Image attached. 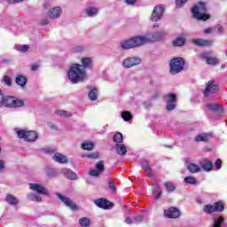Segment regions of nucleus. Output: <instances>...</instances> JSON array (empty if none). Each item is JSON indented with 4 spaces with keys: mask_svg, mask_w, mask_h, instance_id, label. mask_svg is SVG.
I'll use <instances>...</instances> for the list:
<instances>
[{
    "mask_svg": "<svg viewBox=\"0 0 227 227\" xmlns=\"http://www.w3.org/2000/svg\"><path fill=\"white\" fill-rule=\"evenodd\" d=\"M210 139V135H199L195 137V141L200 143V141H208Z\"/></svg>",
    "mask_w": 227,
    "mask_h": 227,
    "instance_id": "36",
    "label": "nucleus"
},
{
    "mask_svg": "<svg viewBox=\"0 0 227 227\" xmlns=\"http://www.w3.org/2000/svg\"><path fill=\"white\" fill-rule=\"evenodd\" d=\"M153 194L155 198V200H159L162 194V191L160 190V187H159L158 184H153Z\"/></svg>",
    "mask_w": 227,
    "mask_h": 227,
    "instance_id": "23",
    "label": "nucleus"
},
{
    "mask_svg": "<svg viewBox=\"0 0 227 227\" xmlns=\"http://www.w3.org/2000/svg\"><path fill=\"white\" fill-rule=\"evenodd\" d=\"M137 3V0H126L127 4H136Z\"/></svg>",
    "mask_w": 227,
    "mask_h": 227,
    "instance_id": "54",
    "label": "nucleus"
},
{
    "mask_svg": "<svg viewBox=\"0 0 227 227\" xmlns=\"http://www.w3.org/2000/svg\"><path fill=\"white\" fill-rule=\"evenodd\" d=\"M216 27H217V31H218L219 33H223V27H221V26L218 25Z\"/></svg>",
    "mask_w": 227,
    "mask_h": 227,
    "instance_id": "60",
    "label": "nucleus"
},
{
    "mask_svg": "<svg viewBox=\"0 0 227 227\" xmlns=\"http://www.w3.org/2000/svg\"><path fill=\"white\" fill-rule=\"evenodd\" d=\"M98 13V8L97 7H88L86 9V14L88 17H95Z\"/></svg>",
    "mask_w": 227,
    "mask_h": 227,
    "instance_id": "26",
    "label": "nucleus"
},
{
    "mask_svg": "<svg viewBox=\"0 0 227 227\" xmlns=\"http://www.w3.org/2000/svg\"><path fill=\"white\" fill-rule=\"evenodd\" d=\"M187 169L190 171V173H200V171H201V167L194 163H189Z\"/></svg>",
    "mask_w": 227,
    "mask_h": 227,
    "instance_id": "22",
    "label": "nucleus"
},
{
    "mask_svg": "<svg viewBox=\"0 0 227 227\" xmlns=\"http://www.w3.org/2000/svg\"><path fill=\"white\" fill-rule=\"evenodd\" d=\"M58 198H59V200L64 203V205H66V207H68L69 208H71V210L77 209V205H75L74 201L70 200V198L65 197L59 193H58Z\"/></svg>",
    "mask_w": 227,
    "mask_h": 227,
    "instance_id": "13",
    "label": "nucleus"
},
{
    "mask_svg": "<svg viewBox=\"0 0 227 227\" xmlns=\"http://www.w3.org/2000/svg\"><path fill=\"white\" fill-rule=\"evenodd\" d=\"M165 98V102H167V104H171V103H175L176 102V95L170 93L167 96L164 97Z\"/></svg>",
    "mask_w": 227,
    "mask_h": 227,
    "instance_id": "27",
    "label": "nucleus"
},
{
    "mask_svg": "<svg viewBox=\"0 0 227 227\" xmlns=\"http://www.w3.org/2000/svg\"><path fill=\"white\" fill-rule=\"evenodd\" d=\"M0 169H4V160H0Z\"/></svg>",
    "mask_w": 227,
    "mask_h": 227,
    "instance_id": "57",
    "label": "nucleus"
},
{
    "mask_svg": "<svg viewBox=\"0 0 227 227\" xmlns=\"http://www.w3.org/2000/svg\"><path fill=\"white\" fill-rule=\"evenodd\" d=\"M187 3V0H176V4L177 8H182V6H184V4Z\"/></svg>",
    "mask_w": 227,
    "mask_h": 227,
    "instance_id": "44",
    "label": "nucleus"
},
{
    "mask_svg": "<svg viewBox=\"0 0 227 227\" xmlns=\"http://www.w3.org/2000/svg\"><path fill=\"white\" fill-rule=\"evenodd\" d=\"M38 68H40V65H38V64H34V65H32V67H31V69H32L34 72H36V70H38Z\"/></svg>",
    "mask_w": 227,
    "mask_h": 227,
    "instance_id": "52",
    "label": "nucleus"
},
{
    "mask_svg": "<svg viewBox=\"0 0 227 227\" xmlns=\"http://www.w3.org/2000/svg\"><path fill=\"white\" fill-rule=\"evenodd\" d=\"M164 186L166 187L168 192H173V191H175L176 189L175 184L171 182H165Z\"/></svg>",
    "mask_w": 227,
    "mask_h": 227,
    "instance_id": "37",
    "label": "nucleus"
},
{
    "mask_svg": "<svg viewBox=\"0 0 227 227\" xmlns=\"http://www.w3.org/2000/svg\"><path fill=\"white\" fill-rule=\"evenodd\" d=\"M184 182L185 184H190V185H196V184H198V180L192 176H186Z\"/></svg>",
    "mask_w": 227,
    "mask_h": 227,
    "instance_id": "34",
    "label": "nucleus"
},
{
    "mask_svg": "<svg viewBox=\"0 0 227 227\" xmlns=\"http://www.w3.org/2000/svg\"><path fill=\"white\" fill-rule=\"evenodd\" d=\"M29 46L27 45H22V46H19V48H17L18 51H20V52H27V51H28Z\"/></svg>",
    "mask_w": 227,
    "mask_h": 227,
    "instance_id": "45",
    "label": "nucleus"
},
{
    "mask_svg": "<svg viewBox=\"0 0 227 227\" xmlns=\"http://www.w3.org/2000/svg\"><path fill=\"white\" fill-rule=\"evenodd\" d=\"M154 27H159V25H154Z\"/></svg>",
    "mask_w": 227,
    "mask_h": 227,
    "instance_id": "61",
    "label": "nucleus"
},
{
    "mask_svg": "<svg viewBox=\"0 0 227 227\" xmlns=\"http://www.w3.org/2000/svg\"><path fill=\"white\" fill-rule=\"evenodd\" d=\"M175 107H176L175 103H168V105H167L168 111H173V109H175Z\"/></svg>",
    "mask_w": 227,
    "mask_h": 227,
    "instance_id": "51",
    "label": "nucleus"
},
{
    "mask_svg": "<svg viewBox=\"0 0 227 227\" xmlns=\"http://www.w3.org/2000/svg\"><path fill=\"white\" fill-rule=\"evenodd\" d=\"M201 57L203 58V59L206 60L207 65H218L219 63V59L215 57H210V54H208V52L202 53Z\"/></svg>",
    "mask_w": 227,
    "mask_h": 227,
    "instance_id": "15",
    "label": "nucleus"
},
{
    "mask_svg": "<svg viewBox=\"0 0 227 227\" xmlns=\"http://www.w3.org/2000/svg\"><path fill=\"white\" fill-rule=\"evenodd\" d=\"M185 43V38L177 37L175 41H173V45L175 47H182Z\"/></svg>",
    "mask_w": 227,
    "mask_h": 227,
    "instance_id": "29",
    "label": "nucleus"
},
{
    "mask_svg": "<svg viewBox=\"0 0 227 227\" xmlns=\"http://www.w3.org/2000/svg\"><path fill=\"white\" fill-rule=\"evenodd\" d=\"M222 164H223V160H221L220 159L216 160L215 163L216 169H221Z\"/></svg>",
    "mask_w": 227,
    "mask_h": 227,
    "instance_id": "49",
    "label": "nucleus"
},
{
    "mask_svg": "<svg viewBox=\"0 0 227 227\" xmlns=\"http://www.w3.org/2000/svg\"><path fill=\"white\" fill-rule=\"evenodd\" d=\"M61 13H63V9H61L59 6H55L47 12V16L49 19L55 20L59 19V17H61Z\"/></svg>",
    "mask_w": 227,
    "mask_h": 227,
    "instance_id": "11",
    "label": "nucleus"
},
{
    "mask_svg": "<svg viewBox=\"0 0 227 227\" xmlns=\"http://www.w3.org/2000/svg\"><path fill=\"white\" fill-rule=\"evenodd\" d=\"M53 160H55V162H59V164H67V156L61 153H55L53 156Z\"/></svg>",
    "mask_w": 227,
    "mask_h": 227,
    "instance_id": "19",
    "label": "nucleus"
},
{
    "mask_svg": "<svg viewBox=\"0 0 227 227\" xmlns=\"http://www.w3.org/2000/svg\"><path fill=\"white\" fill-rule=\"evenodd\" d=\"M68 77L74 84H77V82H81V81L86 79V71L82 69V65L74 64L69 69Z\"/></svg>",
    "mask_w": 227,
    "mask_h": 227,
    "instance_id": "2",
    "label": "nucleus"
},
{
    "mask_svg": "<svg viewBox=\"0 0 227 227\" xmlns=\"http://www.w3.org/2000/svg\"><path fill=\"white\" fill-rule=\"evenodd\" d=\"M58 114L59 116H62L63 118H70V116H72V114H70V112H67L63 110L59 111Z\"/></svg>",
    "mask_w": 227,
    "mask_h": 227,
    "instance_id": "42",
    "label": "nucleus"
},
{
    "mask_svg": "<svg viewBox=\"0 0 227 227\" xmlns=\"http://www.w3.org/2000/svg\"><path fill=\"white\" fill-rule=\"evenodd\" d=\"M30 189H31V191H35V192H38L39 194H44L45 196H47V194H49L47 188H45L38 184H30Z\"/></svg>",
    "mask_w": 227,
    "mask_h": 227,
    "instance_id": "14",
    "label": "nucleus"
},
{
    "mask_svg": "<svg viewBox=\"0 0 227 227\" xmlns=\"http://www.w3.org/2000/svg\"><path fill=\"white\" fill-rule=\"evenodd\" d=\"M164 13V6L156 5L153 11V14L151 17L152 22H157L162 19V15Z\"/></svg>",
    "mask_w": 227,
    "mask_h": 227,
    "instance_id": "9",
    "label": "nucleus"
},
{
    "mask_svg": "<svg viewBox=\"0 0 227 227\" xmlns=\"http://www.w3.org/2000/svg\"><path fill=\"white\" fill-rule=\"evenodd\" d=\"M42 24H43V26L49 24V20H43Z\"/></svg>",
    "mask_w": 227,
    "mask_h": 227,
    "instance_id": "59",
    "label": "nucleus"
},
{
    "mask_svg": "<svg viewBox=\"0 0 227 227\" xmlns=\"http://www.w3.org/2000/svg\"><path fill=\"white\" fill-rule=\"evenodd\" d=\"M164 215L168 219H177V217H180V211L176 207H170L165 210Z\"/></svg>",
    "mask_w": 227,
    "mask_h": 227,
    "instance_id": "12",
    "label": "nucleus"
},
{
    "mask_svg": "<svg viewBox=\"0 0 227 227\" xmlns=\"http://www.w3.org/2000/svg\"><path fill=\"white\" fill-rule=\"evenodd\" d=\"M121 118L124 121H130V120H132V114L129 111H124L121 113Z\"/></svg>",
    "mask_w": 227,
    "mask_h": 227,
    "instance_id": "31",
    "label": "nucleus"
},
{
    "mask_svg": "<svg viewBox=\"0 0 227 227\" xmlns=\"http://www.w3.org/2000/svg\"><path fill=\"white\" fill-rule=\"evenodd\" d=\"M5 200L9 205H19V199L12 194H8L5 198Z\"/></svg>",
    "mask_w": 227,
    "mask_h": 227,
    "instance_id": "21",
    "label": "nucleus"
},
{
    "mask_svg": "<svg viewBox=\"0 0 227 227\" xmlns=\"http://www.w3.org/2000/svg\"><path fill=\"white\" fill-rule=\"evenodd\" d=\"M104 169H105V167H104V161H98L97 164H96V170H98L99 173H104Z\"/></svg>",
    "mask_w": 227,
    "mask_h": 227,
    "instance_id": "41",
    "label": "nucleus"
},
{
    "mask_svg": "<svg viewBox=\"0 0 227 227\" xmlns=\"http://www.w3.org/2000/svg\"><path fill=\"white\" fill-rule=\"evenodd\" d=\"M61 173H62V175H64V176H67V178H69V180H76L77 179V174H75L74 171H72L68 168H62Z\"/></svg>",
    "mask_w": 227,
    "mask_h": 227,
    "instance_id": "18",
    "label": "nucleus"
},
{
    "mask_svg": "<svg viewBox=\"0 0 227 227\" xmlns=\"http://www.w3.org/2000/svg\"><path fill=\"white\" fill-rule=\"evenodd\" d=\"M82 150H91L92 148H95V144L93 142H85L82 144Z\"/></svg>",
    "mask_w": 227,
    "mask_h": 227,
    "instance_id": "32",
    "label": "nucleus"
},
{
    "mask_svg": "<svg viewBox=\"0 0 227 227\" xmlns=\"http://www.w3.org/2000/svg\"><path fill=\"white\" fill-rule=\"evenodd\" d=\"M16 82L19 86H26V82H27V79L23 75H18L16 77Z\"/></svg>",
    "mask_w": 227,
    "mask_h": 227,
    "instance_id": "28",
    "label": "nucleus"
},
{
    "mask_svg": "<svg viewBox=\"0 0 227 227\" xmlns=\"http://www.w3.org/2000/svg\"><path fill=\"white\" fill-rule=\"evenodd\" d=\"M114 143H117V145L120 143H123V135L120 132H117L114 136Z\"/></svg>",
    "mask_w": 227,
    "mask_h": 227,
    "instance_id": "33",
    "label": "nucleus"
},
{
    "mask_svg": "<svg viewBox=\"0 0 227 227\" xmlns=\"http://www.w3.org/2000/svg\"><path fill=\"white\" fill-rule=\"evenodd\" d=\"M204 33H206V35H209L210 33H212V28H206L205 30H204Z\"/></svg>",
    "mask_w": 227,
    "mask_h": 227,
    "instance_id": "58",
    "label": "nucleus"
},
{
    "mask_svg": "<svg viewBox=\"0 0 227 227\" xmlns=\"http://www.w3.org/2000/svg\"><path fill=\"white\" fill-rule=\"evenodd\" d=\"M142 167H143V169H145L147 176L149 178H152V168H150V166L148 165V161L147 160H144L142 162Z\"/></svg>",
    "mask_w": 227,
    "mask_h": 227,
    "instance_id": "25",
    "label": "nucleus"
},
{
    "mask_svg": "<svg viewBox=\"0 0 227 227\" xmlns=\"http://www.w3.org/2000/svg\"><path fill=\"white\" fill-rule=\"evenodd\" d=\"M109 189H111V191H113L114 192H116V186L114 185V181H110V183H109Z\"/></svg>",
    "mask_w": 227,
    "mask_h": 227,
    "instance_id": "50",
    "label": "nucleus"
},
{
    "mask_svg": "<svg viewBox=\"0 0 227 227\" xmlns=\"http://www.w3.org/2000/svg\"><path fill=\"white\" fill-rule=\"evenodd\" d=\"M97 98H98V90H97V89H92L89 92V98H90V100H97Z\"/></svg>",
    "mask_w": 227,
    "mask_h": 227,
    "instance_id": "38",
    "label": "nucleus"
},
{
    "mask_svg": "<svg viewBox=\"0 0 227 227\" xmlns=\"http://www.w3.org/2000/svg\"><path fill=\"white\" fill-rule=\"evenodd\" d=\"M141 64V59L137 57H130L123 60L122 67L124 68H132V67H136Z\"/></svg>",
    "mask_w": 227,
    "mask_h": 227,
    "instance_id": "10",
    "label": "nucleus"
},
{
    "mask_svg": "<svg viewBox=\"0 0 227 227\" xmlns=\"http://www.w3.org/2000/svg\"><path fill=\"white\" fill-rule=\"evenodd\" d=\"M217 91H219V85H217L214 80H210L206 85L204 95L205 97H208L209 95L217 93Z\"/></svg>",
    "mask_w": 227,
    "mask_h": 227,
    "instance_id": "7",
    "label": "nucleus"
},
{
    "mask_svg": "<svg viewBox=\"0 0 227 227\" xmlns=\"http://www.w3.org/2000/svg\"><path fill=\"white\" fill-rule=\"evenodd\" d=\"M202 169H204V171H210V169H212V162L211 161H206L202 165Z\"/></svg>",
    "mask_w": 227,
    "mask_h": 227,
    "instance_id": "43",
    "label": "nucleus"
},
{
    "mask_svg": "<svg viewBox=\"0 0 227 227\" xmlns=\"http://www.w3.org/2000/svg\"><path fill=\"white\" fill-rule=\"evenodd\" d=\"M92 63L93 60L90 57L82 59V65L83 68H91Z\"/></svg>",
    "mask_w": 227,
    "mask_h": 227,
    "instance_id": "24",
    "label": "nucleus"
},
{
    "mask_svg": "<svg viewBox=\"0 0 227 227\" xmlns=\"http://www.w3.org/2000/svg\"><path fill=\"white\" fill-rule=\"evenodd\" d=\"M27 198H28V200H30V201H35V202H38L41 200L40 195H38L36 193L28 194Z\"/></svg>",
    "mask_w": 227,
    "mask_h": 227,
    "instance_id": "39",
    "label": "nucleus"
},
{
    "mask_svg": "<svg viewBox=\"0 0 227 227\" xmlns=\"http://www.w3.org/2000/svg\"><path fill=\"white\" fill-rule=\"evenodd\" d=\"M89 159H98V153H92L87 155Z\"/></svg>",
    "mask_w": 227,
    "mask_h": 227,
    "instance_id": "48",
    "label": "nucleus"
},
{
    "mask_svg": "<svg viewBox=\"0 0 227 227\" xmlns=\"http://www.w3.org/2000/svg\"><path fill=\"white\" fill-rule=\"evenodd\" d=\"M89 174L90 175V176H98L100 175V172L97 169H91L90 170Z\"/></svg>",
    "mask_w": 227,
    "mask_h": 227,
    "instance_id": "47",
    "label": "nucleus"
},
{
    "mask_svg": "<svg viewBox=\"0 0 227 227\" xmlns=\"http://www.w3.org/2000/svg\"><path fill=\"white\" fill-rule=\"evenodd\" d=\"M135 221L137 223H141V221H143V216L142 215H138L135 218Z\"/></svg>",
    "mask_w": 227,
    "mask_h": 227,
    "instance_id": "55",
    "label": "nucleus"
},
{
    "mask_svg": "<svg viewBox=\"0 0 227 227\" xmlns=\"http://www.w3.org/2000/svg\"><path fill=\"white\" fill-rule=\"evenodd\" d=\"M17 134L20 139H24V141H27L29 143L36 141L38 137V134L35 131H27L25 129H21L18 131Z\"/></svg>",
    "mask_w": 227,
    "mask_h": 227,
    "instance_id": "6",
    "label": "nucleus"
},
{
    "mask_svg": "<svg viewBox=\"0 0 227 227\" xmlns=\"http://www.w3.org/2000/svg\"><path fill=\"white\" fill-rule=\"evenodd\" d=\"M95 205H97V207H99V208H105L106 210L107 208H111L113 207V203H111L110 201H107L104 199L96 200Z\"/></svg>",
    "mask_w": 227,
    "mask_h": 227,
    "instance_id": "16",
    "label": "nucleus"
},
{
    "mask_svg": "<svg viewBox=\"0 0 227 227\" xmlns=\"http://www.w3.org/2000/svg\"><path fill=\"white\" fill-rule=\"evenodd\" d=\"M162 33L157 32L153 35H147L145 36H136L129 40L122 41L121 43V49H134V47H140V45H145L148 42H159L162 39Z\"/></svg>",
    "mask_w": 227,
    "mask_h": 227,
    "instance_id": "1",
    "label": "nucleus"
},
{
    "mask_svg": "<svg viewBox=\"0 0 227 227\" xmlns=\"http://www.w3.org/2000/svg\"><path fill=\"white\" fill-rule=\"evenodd\" d=\"M4 106L5 107H22L24 106V100L18 99L15 97L4 96L3 91L0 90V107Z\"/></svg>",
    "mask_w": 227,
    "mask_h": 227,
    "instance_id": "3",
    "label": "nucleus"
},
{
    "mask_svg": "<svg viewBox=\"0 0 227 227\" xmlns=\"http://www.w3.org/2000/svg\"><path fill=\"white\" fill-rule=\"evenodd\" d=\"M223 223H224V218L223 216H219L218 218L215 219L213 227H222Z\"/></svg>",
    "mask_w": 227,
    "mask_h": 227,
    "instance_id": "35",
    "label": "nucleus"
},
{
    "mask_svg": "<svg viewBox=\"0 0 227 227\" xmlns=\"http://www.w3.org/2000/svg\"><path fill=\"white\" fill-rule=\"evenodd\" d=\"M79 224L81 226H85V227L90 226V218H86V217L81 218L79 220Z\"/></svg>",
    "mask_w": 227,
    "mask_h": 227,
    "instance_id": "40",
    "label": "nucleus"
},
{
    "mask_svg": "<svg viewBox=\"0 0 227 227\" xmlns=\"http://www.w3.org/2000/svg\"><path fill=\"white\" fill-rule=\"evenodd\" d=\"M192 43L199 47H210L213 43L212 41L205 39H194Z\"/></svg>",
    "mask_w": 227,
    "mask_h": 227,
    "instance_id": "17",
    "label": "nucleus"
},
{
    "mask_svg": "<svg viewBox=\"0 0 227 227\" xmlns=\"http://www.w3.org/2000/svg\"><path fill=\"white\" fill-rule=\"evenodd\" d=\"M115 150L118 155H126L127 154V147L123 144H117L115 145Z\"/></svg>",
    "mask_w": 227,
    "mask_h": 227,
    "instance_id": "20",
    "label": "nucleus"
},
{
    "mask_svg": "<svg viewBox=\"0 0 227 227\" xmlns=\"http://www.w3.org/2000/svg\"><path fill=\"white\" fill-rule=\"evenodd\" d=\"M8 3H10L11 4H13L15 3H22V1L24 0H7Z\"/></svg>",
    "mask_w": 227,
    "mask_h": 227,
    "instance_id": "53",
    "label": "nucleus"
},
{
    "mask_svg": "<svg viewBox=\"0 0 227 227\" xmlns=\"http://www.w3.org/2000/svg\"><path fill=\"white\" fill-rule=\"evenodd\" d=\"M185 67V61L182 58H175L170 61V74L175 75L176 74H180Z\"/></svg>",
    "mask_w": 227,
    "mask_h": 227,
    "instance_id": "5",
    "label": "nucleus"
},
{
    "mask_svg": "<svg viewBox=\"0 0 227 227\" xmlns=\"http://www.w3.org/2000/svg\"><path fill=\"white\" fill-rule=\"evenodd\" d=\"M4 84H6V86H11L12 79L10 78V76H4Z\"/></svg>",
    "mask_w": 227,
    "mask_h": 227,
    "instance_id": "46",
    "label": "nucleus"
},
{
    "mask_svg": "<svg viewBox=\"0 0 227 227\" xmlns=\"http://www.w3.org/2000/svg\"><path fill=\"white\" fill-rule=\"evenodd\" d=\"M192 13L194 19L198 20H208L210 15L207 14V5L203 2H200L197 5H194L192 9Z\"/></svg>",
    "mask_w": 227,
    "mask_h": 227,
    "instance_id": "4",
    "label": "nucleus"
},
{
    "mask_svg": "<svg viewBox=\"0 0 227 227\" xmlns=\"http://www.w3.org/2000/svg\"><path fill=\"white\" fill-rule=\"evenodd\" d=\"M207 107L209 111H223V107L218 104H209L207 105Z\"/></svg>",
    "mask_w": 227,
    "mask_h": 227,
    "instance_id": "30",
    "label": "nucleus"
},
{
    "mask_svg": "<svg viewBox=\"0 0 227 227\" xmlns=\"http://www.w3.org/2000/svg\"><path fill=\"white\" fill-rule=\"evenodd\" d=\"M125 223H126V224H132V219H130L129 217H127L125 219Z\"/></svg>",
    "mask_w": 227,
    "mask_h": 227,
    "instance_id": "56",
    "label": "nucleus"
},
{
    "mask_svg": "<svg viewBox=\"0 0 227 227\" xmlns=\"http://www.w3.org/2000/svg\"><path fill=\"white\" fill-rule=\"evenodd\" d=\"M224 210V205L222 202H216L214 205L204 206V212L206 214H214V212H223Z\"/></svg>",
    "mask_w": 227,
    "mask_h": 227,
    "instance_id": "8",
    "label": "nucleus"
}]
</instances>
